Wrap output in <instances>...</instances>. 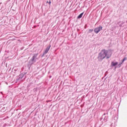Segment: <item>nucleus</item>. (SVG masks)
Here are the masks:
<instances>
[{
	"label": "nucleus",
	"instance_id": "obj_1",
	"mask_svg": "<svg viewBox=\"0 0 127 127\" xmlns=\"http://www.w3.org/2000/svg\"><path fill=\"white\" fill-rule=\"evenodd\" d=\"M113 53L112 51L103 49L101 51V52L98 54L97 59L99 62H102L103 60L106 58V59H109L111 58Z\"/></svg>",
	"mask_w": 127,
	"mask_h": 127
},
{
	"label": "nucleus",
	"instance_id": "obj_2",
	"mask_svg": "<svg viewBox=\"0 0 127 127\" xmlns=\"http://www.w3.org/2000/svg\"><path fill=\"white\" fill-rule=\"evenodd\" d=\"M108 119H109V116H108V113L107 114L104 113V114L102 115V117L100 118V122H104L106 123V122H108Z\"/></svg>",
	"mask_w": 127,
	"mask_h": 127
},
{
	"label": "nucleus",
	"instance_id": "obj_3",
	"mask_svg": "<svg viewBox=\"0 0 127 127\" xmlns=\"http://www.w3.org/2000/svg\"><path fill=\"white\" fill-rule=\"evenodd\" d=\"M121 95L122 97H127V86L122 88Z\"/></svg>",
	"mask_w": 127,
	"mask_h": 127
},
{
	"label": "nucleus",
	"instance_id": "obj_4",
	"mask_svg": "<svg viewBox=\"0 0 127 127\" xmlns=\"http://www.w3.org/2000/svg\"><path fill=\"white\" fill-rule=\"evenodd\" d=\"M26 78V72H22L18 76V80H21L22 79H23V80H25Z\"/></svg>",
	"mask_w": 127,
	"mask_h": 127
},
{
	"label": "nucleus",
	"instance_id": "obj_5",
	"mask_svg": "<svg viewBox=\"0 0 127 127\" xmlns=\"http://www.w3.org/2000/svg\"><path fill=\"white\" fill-rule=\"evenodd\" d=\"M37 55H38V54H34L33 56L32 57L31 59L29 60V61L34 64V63L37 61Z\"/></svg>",
	"mask_w": 127,
	"mask_h": 127
},
{
	"label": "nucleus",
	"instance_id": "obj_6",
	"mask_svg": "<svg viewBox=\"0 0 127 127\" xmlns=\"http://www.w3.org/2000/svg\"><path fill=\"white\" fill-rule=\"evenodd\" d=\"M51 47V45H49L45 50L44 52H43V54L41 56V57H44V56L46 55V54H47L48 53V51L50 50V48Z\"/></svg>",
	"mask_w": 127,
	"mask_h": 127
},
{
	"label": "nucleus",
	"instance_id": "obj_7",
	"mask_svg": "<svg viewBox=\"0 0 127 127\" xmlns=\"http://www.w3.org/2000/svg\"><path fill=\"white\" fill-rule=\"evenodd\" d=\"M101 30H103V27L102 26H99V27L95 28L94 31L96 34H98V33Z\"/></svg>",
	"mask_w": 127,
	"mask_h": 127
},
{
	"label": "nucleus",
	"instance_id": "obj_8",
	"mask_svg": "<svg viewBox=\"0 0 127 127\" xmlns=\"http://www.w3.org/2000/svg\"><path fill=\"white\" fill-rule=\"evenodd\" d=\"M33 64V63L30 62V61H29L28 63L27 64V66L28 69H30V68H31V66H32Z\"/></svg>",
	"mask_w": 127,
	"mask_h": 127
},
{
	"label": "nucleus",
	"instance_id": "obj_9",
	"mask_svg": "<svg viewBox=\"0 0 127 127\" xmlns=\"http://www.w3.org/2000/svg\"><path fill=\"white\" fill-rule=\"evenodd\" d=\"M118 64H119V63H118V62H112L111 66H112V67H115V66H117V65H118Z\"/></svg>",
	"mask_w": 127,
	"mask_h": 127
},
{
	"label": "nucleus",
	"instance_id": "obj_10",
	"mask_svg": "<svg viewBox=\"0 0 127 127\" xmlns=\"http://www.w3.org/2000/svg\"><path fill=\"white\" fill-rule=\"evenodd\" d=\"M84 14V12L80 13L77 17V19H80V18H82V17L83 16V15Z\"/></svg>",
	"mask_w": 127,
	"mask_h": 127
},
{
	"label": "nucleus",
	"instance_id": "obj_11",
	"mask_svg": "<svg viewBox=\"0 0 127 127\" xmlns=\"http://www.w3.org/2000/svg\"><path fill=\"white\" fill-rule=\"evenodd\" d=\"M94 31V29H89L88 31L89 33H91V32H93Z\"/></svg>",
	"mask_w": 127,
	"mask_h": 127
},
{
	"label": "nucleus",
	"instance_id": "obj_12",
	"mask_svg": "<svg viewBox=\"0 0 127 127\" xmlns=\"http://www.w3.org/2000/svg\"><path fill=\"white\" fill-rule=\"evenodd\" d=\"M126 60H127V58L126 57H125L123 60H122L121 61H122L123 62H125V61H126Z\"/></svg>",
	"mask_w": 127,
	"mask_h": 127
},
{
	"label": "nucleus",
	"instance_id": "obj_13",
	"mask_svg": "<svg viewBox=\"0 0 127 127\" xmlns=\"http://www.w3.org/2000/svg\"><path fill=\"white\" fill-rule=\"evenodd\" d=\"M47 3H49V5H51V0H49V1H47Z\"/></svg>",
	"mask_w": 127,
	"mask_h": 127
},
{
	"label": "nucleus",
	"instance_id": "obj_14",
	"mask_svg": "<svg viewBox=\"0 0 127 127\" xmlns=\"http://www.w3.org/2000/svg\"><path fill=\"white\" fill-rule=\"evenodd\" d=\"M118 67L119 68H121V67H122V64L120 63L119 64H118Z\"/></svg>",
	"mask_w": 127,
	"mask_h": 127
},
{
	"label": "nucleus",
	"instance_id": "obj_15",
	"mask_svg": "<svg viewBox=\"0 0 127 127\" xmlns=\"http://www.w3.org/2000/svg\"><path fill=\"white\" fill-rule=\"evenodd\" d=\"M124 23H125V22H122V23L120 25V27H122V26L123 25H124Z\"/></svg>",
	"mask_w": 127,
	"mask_h": 127
},
{
	"label": "nucleus",
	"instance_id": "obj_16",
	"mask_svg": "<svg viewBox=\"0 0 127 127\" xmlns=\"http://www.w3.org/2000/svg\"><path fill=\"white\" fill-rule=\"evenodd\" d=\"M87 27H88V25H87V24H85L84 26L85 29H86L87 28Z\"/></svg>",
	"mask_w": 127,
	"mask_h": 127
},
{
	"label": "nucleus",
	"instance_id": "obj_17",
	"mask_svg": "<svg viewBox=\"0 0 127 127\" xmlns=\"http://www.w3.org/2000/svg\"><path fill=\"white\" fill-rule=\"evenodd\" d=\"M121 64H122L124 63V62H123L122 60L120 61V63Z\"/></svg>",
	"mask_w": 127,
	"mask_h": 127
},
{
	"label": "nucleus",
	"instance_id": "obj_18",
	"mask_svg": "<svg viewBox=\"0 0 127 127\" xmlns=\"http://www.w3.org/2000/svg\"><path fill=\"white\" fill-rule=\"evenodd\" d=\"M126 23H127V21H126Z\"/></svg>",
	"mask_w": 127,
	"mask_h": 127
}]
</instances>
